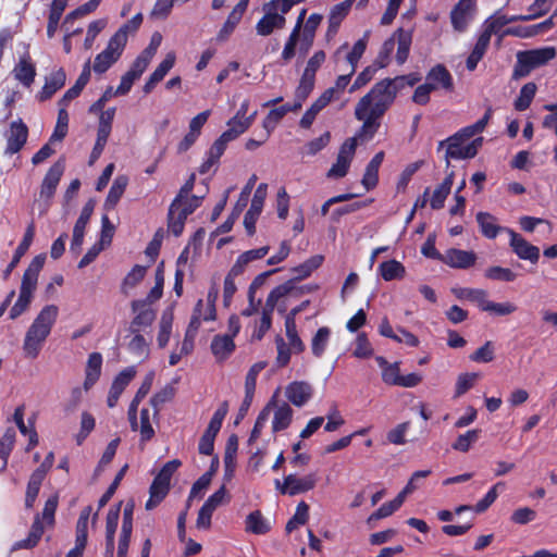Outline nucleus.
I'll return each instance as SVG.
<instances>
[{"label": "nucleus", "mask_w": 557, "mask_h": 557, "mask_svg": "<svg viewBox=\"0 0 557 557\" xmlns=\"http://www.w3.org/2000/svg\"><path fill=\"white\" fill-rule=\"evenodd\" d=\"M58 315L59 308L55 305H47L39 311L25 334L23 350L26 357L34 359L39 355Z\"/></svg>", "instance_id": "1"}, {"label": "nucleus", "mask_w": 557, "mask_h": 557, "mask_svg": "<svg viewBox=\"0 0 557 557\" xmlns=\"http://www.w3.org/2000/svg\"><path fill=\"white\" fill-rule=\"evenodd\" d=\"M305 0H270L262 5V17L256 24L259 36H270L275 30H281L286 25L285 15L292 8Z\"/></svg>", "instance_id": "2"}, {"label": "nucleus", "mask_w": 557, "mask_h": 557, "mask_svg": "<svg viewBox=\"0 0 557 557\" xmlns=\"http://www.w3.org/2000/svg\"><path fill=\"white\" fill-rule=\"evenodd\" d=\"M45 261L46 255L40 253L36 256L29 263L26 271L24 272L20 287L18 298L12 306L9 313L11 320L18 318L28 309L33 300V294L37 287L38 276L44 268Z\"/></svg>", "instance_id": "3"}, {"label": "nucleus", "mask_w": 557, "mask_h": 557, "mask_svg": "<svg viewBox=\"0 0 557 557\" xmlns=\"http://www.w3.org/2000/svg\"><path fill=\"white\" fill-rule=\"evenodd\" d=\"M58 495H52L46 500L42 513L41 516L37 515L35 517L28 536L24 540L15 542L12 546V550L30 549L38 544L45 532L44 524L50 527L54 522V513L58 507Z\"/></svg>", "instance_id": "4"}, {"label": "nucleus", "mask_w": 557, "mask_h": 557, "mask_svg": "<svg viewBox=\"0 0 557 557\" xmlns=\"http://www.w3.org/2000/svg\"><path fill=\"white\" fill-rule=\"evenodd\" d=\"M471 137L463 135L461 128L446 140H442L438 144V149L447 146L445 152L446 164L449 165L450 160H461L474 158L483 144V138L478 137L469 141Z\"/></svg>", "instance_id": "5"}, {"label": "nucleus", "mask_w": 557, "mask_h": 557, "mask_svg": "<svg viewBox=\"0 0 557 557\" xmlns=\"http://www.w3.org/2000/svg\"><path fill=\"white\" fill-rule=\"evenodd\" d=\"M556 55L557 50L555 47H543L518 52L512 77L515 79L525 77L532 70L547 64L555 59Z\"/></svg>", "instance_id": "6"}, {"label": "nucleus", "mask_w": 557, "mask_h": 557, "mask_svg": "<svg viewBox=\"0 0 557 557\" xmlns=\"http://www.w3.org/2000/svg\"><path fill=\"white\" fill-rule=\"evenodd\" d=\"M218 296L219 288L215 284H213L209 288L206 299H198L194 307L188 324V336L197 335L202 322H210L216 319L215 302Z\"/></svg>", "instance_id": "7"}, {"label": "nucleus", "mask_w": 557, "mask_h": 557, "mask_svg": "<svg viewBox=\"0 0 557 557\" xmlns=\"http://www.w3.org/2000/svg\"><path fill=\"white\" fill-rule=\"evenodd\" d=\"M385 112L377 111L374 101L369 99L364 106H361V98L355 107V117L362 122L358 136L360 138H372L381 126V119Z\"/></svg>", "instance_id": "8"}, {"label": "nucleus", "mask_w": 557, "mask_h": 557, "mask_svg": "<svg viewBox=\"0 0 557 557\" xmlns=\"http://www.w3.org/2000/svg\"><path fill=\"white\" fill-rule=\"evenodd\" d=\"M397 79L385 78L374 84L370 91L361 98V106H364L369 99H372L379 113L386 112L395 101L397 95L395 82Z\"/></svg>", "instance_id": "9"}, {"label": "nucleus", "mask_w": 557, "mask_h": 557, "mask_svg": "<svg viewBox=\"0 0 557 557\" xmlns=\"http://www.w3.org/2000/svg\"><path fill=\"white\" fill-rule=\"evenodd\" d=\"M318 482L315 473H309L304 476L288 474L284 481L275 480L274 484L276 490L283 495L294 496L297 494L306 493L314 488Z\"/></svg>", "instance_id": "10"}, {"label": "nucleus", "mask_w": 557, "mask_h": 557, "mask_svg": "<svg viewBox=\"0 0 557 557\" xmlns=\"http://www.w3.org/2000/svg\"><path fill=\"white\" fill-rule=\"evenodd\" d=\"M356 137L348 138L343 143L336 162L327 172L329 177H343L347 174L350 162L356 151Z\"/></svg>", "instance_id": "11"}, {"label": "nucleus", "mask_w": 557, "mask_h": 557, "mask_svg": "<svg viewBox=\"0 0 557 557\" xmlns=\"http://www.w3.org/2000/svg\"><path fill=\"white\" fill-rule=\"evenodd\" d=\"M124 47L119 40H109L106 49L98 53L95 58L92 70L97 74L106 73L122 55Z\"/></svg>", "instance_id": "12"}, {"label": "nucleus", "mask_w": 557, "mask_h": 557, "mask_svg": "<svg viewBox=\"0 0 557 557\" xmlns=\"http://www.w3.org/2000/svg\"><path fill=\"white\" fill-rule=\"evenodd\" d=\"M510 237L509 245L513 252L522 260H528L532 263H536L540 258V249L527 242L520 234L516 233L511 228H504Z\"/></svg>", "instance_id": "13"}, {"label": "nucleus", "mask_w": 557, "mask_h": 557, "mask_svg": "<svg viewBox=\"0 0 557 557\" xmlns=\"http://www.w3.org/2000/svg\"><path fill=\"white\" fill-rule=\"evenodd\" d=\"M268 185L261 183L253 195L249 210L246 212L244 218V225L249 235H252L256 231V222L262 212L264 200L267 197Z\"/></svg>", "instance_id": "14"}, {"label": "nucleus", "mask_w": 557, "mask_h": 557, "mask_svg": "<svg viewBox=\"0 0 557 557\" xmlns=\"http://www.w3.org/2000/svg\"><path fill=\"white\" fill-rule=\"evenodd\" d=\"M28 137V128L26 124L18 119L10 124V128L5 135L7 138V154L17 153L26 144Z\"/></svg>", "instance_id": "15"}, {"label": "nucleus", "mask_w": 557, "mask_h": 557, "mask_svg": "<svg viewBox=\"0 0 557 557\" xmlns=\"http://www.w3.org/2000/svg\"><path fill=\"white\" fill-rule=\"evenodd\" d=\"M475 0H460L450 12V21L456 32L463 33L473 18Z\"/></svg>", "instance_id": "16"}, {"label": "nucleus", "mask_w": 557, "mask_h": 557, "mask_svg": "<svg viewBox=\"0 0 557 557\" xmlns=\"http://www.w3.org/2000/svg\"><path fill=\"white\" fill-rule=\"evenodd\" d=\"M132 310L135 313L131 323L132 333H137L141 329L150 326L156 319V312L147 300H134Z\"/></svg>", "instance_id": "17"}, {"label": "nucleus", "mask_w": 557, "mask_h": 557, "mask_svg": "<svg viewBox=\"0 0 557 557\" xmlns=\"http://www.w3.org/2000/svg\"><path fill=\"white\" fill-rule=\"evenodd\" d=\"M14 78L24 87L29 88L35 82L36 64L33 62L28 51H25L12 70Z\"/></svg>", "instance_id": "18"}, {"label": "nucleus", "mask_w": 557, "mask_h": 557, "mask_svg": "<svg viewBox=\"0 0 557 557\" xmlns=\"http://www.w3.org/2000/svg\"><path fill=\"white\" fill-rule=\"evenodd\" d=\"M476 259L474 251L450 248L445 251L441 261L454 269H469L475 264Z\"/></svg>", "instance_id": "19"}, {"label": "nucleus", "mask_w": 557, "mask_h": 557, "mask_svg": "<svg viewBox=\"0 0 557 557\" xmlns=\"http://www.w3.org/2000/svg\"><path fill=\"white\" fill-rule=\"evenodd\" d=\"M322 18L321 14L312 13L302 25L300 39L297 44L298 50L301 54H306L313 45L315 32L321 24Z\"/></svg>", "instance_id": "20"}, {"label": "nucleus", "mask_w": 557, "mask_h": 557, "mask_svg": "<svg viewBox=\"0 0 557 557\" xmlns=\"http://www.w3.org/2000/svg\"><path fill=\"white\" fill-rule=\"evenodd\" d=\"M136 375V369L135 367H128L122 370L113 380L112 385L109 391L107 404L110 408H113L116 406L117 400L123 393V391L126 388V386L131 383V381Z\"/></svg>", "instance_id": "21"}, {"label": "nucleus", "mask_w": 557, "mask_h": 557, "mask_svg": "<svg viewBox=\"0 0 557 557\" xmlns=\"http://www.w3.org/2000/svg\"><path fill=\"white\" fill-rule=\"evenodd\" d=\"M313 395L311 384L305 381H295L289 383L285 389L286 398L296 407L306 405Z\"/></svg>", "instance_id": "22"}, {"label": "nucleus", "mask_w": 557, "mask_h": 557, "mask_svg": "<svg viewBox=\"0 0 557 557\" xmlns=\"http://www.w3.org/2000/svg\"><path fill=\"white\" fill-rule=\"evenodd\" d=\"M425 83L432 90L445 89L450 91L454 87L453 76L442 64H437L430 70L426 74Z\"/></svg>", "instance_id": "23"}, {"label": "nucleus", "mask_w": 557, "mask_h": 557, "mask_svg": "<svg viewBox=\"0 0 557 557\" xmlns=\"http://www.w3.org/2000/svg\"><path fill=\"white\" fill-rule=\"evenodd\" d=\"M66 81V74L63 69H58L46 77L45 85L37 94L38 101L44 102L50 99L58 90H60Z\"/></svg>", "instance_id": "24"}, {"label": "nucleus", "mask_w": 557, "mask_h": 557, "mask_svg": "<svg viewBox=\"0 0 557 557\" xmlns=\"http://www.w3.org/2000/svg\"><path fill=\"white\" fill-rule=\"evenodd\" d=\"M306 14H307L306 9H302L299 12L296 24L284 45L283 51L281 53V58L286 63L289 62L296 55V48H297L298 40L300 39V32H301L302 25L305 24Z\"/></svg>", "instance_id": "25"}, {"label": "nucleus", "mask_w": 557, "mask_h": 557, "mask_svg": "<svg viewBox=\"0 0 557 557\" xmlns=\"http://www.w3.org/2000/svg\"><path fill=\"white\" fill-rule=\"evenodd\" d=\"M121 503L115 507L109 509L106 519V557H113L114 555V535L120 518Z\"/></svg>", "instance_id": "26"}, {"label": "nucleus", "mask_w": 557, "mask_h": 557, "mask_svg": "<svg viewBox=\"0 0 557 557\" xmlns=\"http://www.w3.org/2000/svg\"><path fill=\"white\" fill-rule=\"evenodd\" d=\"M301 108V102L297 101L294 104L286 103L280 108L271 110L262 122V126L265 129V137L274 131L280 121L288 113L297 111Z\"/></svg>", "instance_id": "27"}, {"label": "nucleus", "mask_w": 557, "mask_h": 557, "mask_svg": "<svg viewBox=\"0 0 557 557\" xmlns=\"http://www.w3.org/2000/svg\"><path fill=\"white\" fill-rule=\"evenodd\" d=\"M276 296L277 295H272L267 297L265 304L261 310V317L259 321L256 322V329L252 333V337L257 341L262 339L265 333L271 329L273 305L275 304Z\"/></svg>", "instance_id": "28"}, {"label": "nucleus", "mask_w": 557, "mask_h": 557, "mask_svg": "<svg viewBox=\"0 0 557 557\" xmlns=\"http://www.w3.org/2000/svg\"><path fill=\"white\" fill-rule=\"evenodd\" d=\"M354 0H345L341 3L335 4L329 15V28L326 32L327 37H333L338 32V28L344 21V18L348 15Z\"/></svg>", "instance_id": "29"}, {"label": "nucleus", "mask_w": 557, "mask_h": 557, "mask_svg": "<svg viewBox=\"0 0 557 557\" xmlns=\"http://www.w3.org/2000/svg\"><path fill=\"white\" fill-rule=\"evenodd\" d=\"M296 290L295 280H289L284 284H281L273 288L268 296L277 295L275 297V304L273 305V310L276 309L280 313H285L288 307V298L294 297V292Z\"/></svg>", "instance_id": "30"}, {"label": "nucleus", "mask_w": 557, "mask_h": 557, "mask_svg": "<svg viewBox=\"0 0 557 557\" xmlns=\"http://www.w3.org/2000/svg\"><path fill=\"white\" fill-rule=\"evenodd\" d=\"M490 42H491V37L488 36V32L484 33L483 30H481V33L478 37V40L466 61V66L470 72H472L476 69L478 63L484 57V54L490 46Z\"/></svg>", "instance_id": "31"}, {"label": "nucleus", "mask_w": 557, "mask_h": 557, "mask_svg": "<svg viewBox=\"0 0 557 557\" xmlns=\"http://www.w3.org/2000/svg\"><path fill=\"white\" fill-rule=\"evenodd\" d=\"M102 368V356L99 352H92L88 356L85 368V389L89 391L99 380Z\"/></svg>", "instance_id": "32"}, {"label": "nucleus", "mask_w": 557, "mask_h": 557, "mask_svg": "<svg viewBox=\"0 0 557 557\" xmlns=\"http://www.w3.org/2000/svg\"><path fill=\"white\" fill-rule=\"evenodd\" d=\"M235 350V343L232 335H216L211 342V351L214 357L223 361Z\"/></svg>", "instance_id": "33"}, {"label": "nucleus", "mask_w": 557, "mask_h": 557, "mask_svg": "<svg viewBox=\"0 0 557 557\" xmlns=\"http://www.w3.org/2000/svg\"><path fill=\"white\" fill-rule=\"evenodd\" d=\"M180 199H174L170 206L168 214V228L174 236H180L185 226V221L188 215L183 214V211L177 209Z\"/></svg>", "instance_id": "34"}, {"label": "nucleus", "mask_w": 557, "mask_h": 557, "mask_svg": "<svg viewBox=\"0 0 557 557\" xmlns=\"http://www.w3.org/2000/svg\"><path fill=\"white\" fill-rule=\"evenodd\" d=\"M454 293L457 298L459 299H466L471 302L476 304V306L482 310L485 311L487 305H488V297L487 292L481 288H457L454 289Z\"/></svg>", "instance_id": "35"}, {"label": "nucleus", "mask_w": 557, "mask_h": 557, "mask_svg": "<svg viewBox=\"0 0 557 557\" xmlns=\"http://www.w3.org/2000/svg\"><path fill=\"white\" fill-rule=\"evenodd\" d=\"M170 490V483L156 475L149 490L150 497L146 503V509L151 510L157 507L166 496Z\"/></svg>", "instance_id": "36"}, {"label": "nucleus", "mask_w": 557, "mask_h": 557, "mask_svg": "<svg viewBox=\"0 0 557 557\" xmlns=\"http://www.w3.org/2000/svg\"><path fill=\"white\" fill-rule=\"evenodd\" d=\"M476 222L479 223L482 234L488 239L496 238L499 232H504L505 228L499 226L497 219L487 212H479L476 214Z\"/></svg>", "instance_id": "37"}, {"label": "nucleus", "mask_w": 557, "mask_h": 557, "mask_svg": "<svg viewBox=\"0 0 557 557\" xmlns=\"http://www.w3.org/2000/svg\"><path fill=\"white\" fill-rule=\"evenodd\" d=\"M271 530L270 522L263 517L261 511L250 512L245 520V531L252 534H265Z\"/></svg>", "instance_id": "38"}, {"label": "nucleus", "mask_w": 557, "mask_h": 557, "mask_svg": "<svg viewBox=\"0 0 557 557\" xmlns=\"http://www.w3.org/2000/svg\"><path fill=\"white\" fill-rule=\"evenodd\" d=\"M454 183V172H450L443 183L435 188L430 200L432 209H441L444 207L447 196L450 194V189Z\"/></svg>", "instance_id": "39"}, {"label": "nucleus", "mask_w": 557, "mask_h": 557, "mask_svg": "<svg viewBox=\"0 0 557 557\" xmlns=\"http://www.w3.org/2000/svg\"><path fill=\"white\" fill-rule=\"evenodd\" d=\"M375 361L377 362L379 367L382 369V380L384 383L388 385H398V382L400 380V370H399V363H388L385 358L377 356L375 358Z\"/></svg>", "instance_id": "40"}, {"label": "nucleus", "mask_w": 557, "mask_h": 557, "mask_svg": "<svg viewBox=\"0 0 557 557\" xmlns=\"http://www.w3.org/2000/svg\"><path fill=\"white\" fill-rule=\"evenodd\" d=\"M384 159V152L380 151L377 152L369 162L367 165L363 178H362V185L366 187L367 190L373 188L377 183V173L379 168L382 164Z\"/></svg>", "instance_id": "41"}, {"label": "nucleus", "mask_w": 557, "mask_h": 557, "mask_svg": "<svg viewBox=\"0 0 557 557\" xmlns=\"http://www.w3.org/2000/svg\"><path fill=\"white\" fill-rule=\"evenodd\" d=\"M379 273L384 281L389 282L403 278L406 274V269L401 262L393 259L382 262L379 265Z\"/></svg>", "instance_id": "42"}, {"label": "nucleus", "mask_w": 557, "mask_h": 557, "mask_svg": "<svg viewBox=\"0 0 557 557\" xmlns=\"http://www.w3.org/2000/svg\"><path fill=\"white\" fill-rule=\"evenodd\" d=\"M128 184V178L125 175H119L113 181L110 190L108 193L104 206L109 209H113L120 201Z\"/></svg>", "instance_id": "43"}, {"label": "nucleus", "mask_w": 557, "mask_h": 557, "mask_svg": "<svg viewBox=\"0 0 557 557\" xmlns=\"http://www.w3.org/2000/svg\"><path fill=\"white\" fill-rule=\"evenodd\" d=\"M141 23H143V14L137 13L136 15H134L132 17V20H129L127 23L123 24L116 30V33L111 37V39H116V41L119 40L121 46L125 48L127 39H128V35L136 33L137 29L139 28V26L141 25Z\"/></svg>", "instance_id": "44"}, {"label": "nucleus", "mask_w": 557, "mask_h": 557, "mask_svg": "<svg viewBox=\"0 0 557 557\" xmlns=\"http://www.w3.org/2000/svg\"><path fill=\"white\" fill-rule=\"evenodd\" d=\"M34 235H35V226H34V224H29L28 227L26 228V232L24 234L22 242L20 243V245L17 246V248L14 252L12 261L8 265L7 274H9L16 267V264L20 262L21 258L29 249L32 242L34 239Z\"/></svg>", "instance_id": "45"}, {"label": "nucleus", "mask_w": 557, "mask_h": 557, "mask_svg": "<svg viewBox=\"0 0 557 557\" xmlns=\"http://www.w3.org/2000/svg\"><path fill=\"white\" fill-rule=\"evenodd\" d=\"M174 314L172 309L163 311L159 324L158 345L163 348L168 345L172 332Z\"/></svg>", "instance_id": "46"}, {"label": "nucleus", "mask_w": 557, "mask_h": 557, "mask_svg": "<svg viewBox=\"0 0 557 557\" xmlns=\"http://www.w3.org/2000/svg\"><path fill=\"white\" fill-rule=\"evenodd\" d=\"M331 336V330L326 326L320 327L312 337L311 351L314 357L321 358L325 352Z\"/></svg>", "instance_id": "47"}, {"label": "nucleus", "mask_w": 557, "mask_h": 557, "mask_svg": "<svg viewBox=\"0 0 557 557\" xmlns=\"http://www.w3.org/2000/svg\"><path fill=\"white\" fill-rule=\"evenodd\" d=\"M293 410L287 404H282L275 409L272 429L274 432L285 430L292 421Z\"/></svg>", "instance_id": "48"}, {"label": "nucleus", "mask_w": 557, "mask_h": 557, "mask_svg": "<svg viewBox=\"0 0 557 557\" xmlns=\"http://www.w3.org/2000/svg\"><path fill=\"white\" fill-rule=\"evenodd\" d=\"M405 497L399 493L393 500L383 504L376 511H374L369 518L368 522L373 520H380L393 515L398 510L405 502Z\"/></svg>", "instance_id": "49"}, {"label": "nucleus", "mask_w": 557, "mask_h": 557, "mask_svg": "<svg viewBox=\"0 0 557 557\" xmlns=\"http://www.w3.org/2000/svg\"><path fill=\"white\" fill-rule=\"evenodd\" d=\"M45 480V476H42L40 473L33 472L29 476L27 488H26V495H25V507L26 508H33L34 504L36 502V498L38 496L40 486L42 484V481Z\"/></svg>", "instance_id": "50"}, {"label": "nucleus", "mask_w": 557, "mask_h": 557, "mask_svg": "<svg viewBox=\"0 0 557 557\" xmlns=\"http://www.w3.org/2000/svg\"><path fill=\"white\" fill-rule=\"evenodd\" d=\"M265 367L267 363L264 361H259L252 364L248 370L245 379V395H247V400H249V398H253L257 377Z\"/></svg>", "instance_id": "51"}, {"label": "nucleus", "mask_w": 557, "mask_h": 557, "mask_svg": "<svg viewBox=\"0 0 557 557\" xmlns=\"http://www.w3.org/2000/svg\"><path fill=\"white\" fill-rule=\"evenodd\" d=\"M369 35H370V32L367 30L364 33L363 37L355 42L351 51L346 57L347 62L350 64L351 73L356 72L358 62L366 51Z\"/></svg>", "instance_id": "52"}, {"label": "nucleus", "mask_w": 557, "mask_h": 557, "mask_svg": "<svg viewBox=\"0 0 557 557\" xmlns=\"http://www.w3.org/2000/svg\"><path fill=\"white\" fill-rule=\"evenodd\" d=\"M397 39V53L396 59L398 63L403 64L409 54L410 45H411V34L404 29H398L395 34Z\"/></svg>", "instance_id": "53"}, {"label": "nucleus", "mask_w": 557, "mask_h": 557, "mask_svg": "<svg viewBox=\"0 0 557 557\" xmlns=\"http://www.w3.org/2000/svg\"><path fill=\"white\" fill-rule=\"evenodd\" d=\"M536 89L537 87L534 83H527L523 85L520 89L518 98L515 101V109L518 111L527 110L536 94Z\"/></svg>", "instance_id": "54"}, {"label": "nucleus", "mask_w": 557, "mask_h": 557, "mask_svg": "<svg viewBox=\"0 0 557 557\" xmlns=\"http://www.w3.org/2000/svg\"><path fill=\"white\" fill-rule=\"evenodd\" d=\"M15 430L13 428L7 429L0 438V458L2 459V470L7 468L9 456L15 443Z\"/></svg>", "instance_id": "55"}, {"label": "nucleus", "mask_w": 557, "mask_h": 557, "mask_svg": "<svg viewBox=\"0 0 557 557\" xmlns=\"http://www.w3.org/2000/svg\"><path fill=\"white\" fill-rule=\"evenodd\" d=\"M249 128V122L246 121V117H242L240 115H234L227 122V129L223 132L224 136L231 140L236 139L239 135L244 134Z\"/></svg>", "instance_id": "56"}, {"label": "nucleus", "mask_w": 557, "mask_h": 557, "mask_svg": "<svg viewBox=\"0 0 557 557\" xmlns=\"http://www.w3.org/2000/svg\"><path fill=\"white\" fill-rule=\"evenodd\" d=\"M309 519V506L305 502H300L297 507L294 516L286 523V532L290 533L293 530L297 529L300 525L307 523Z\"/></svg>", "instance_id": "57"}, {"label": "nucleus", "mask_w": 557, "mask_h": 557, "mask_svg": "<svg viewBox=\"0 0 557 557\" xmlns=\"http://www.w3.org/2000/svg\"><path fill=\"white\" fill-rule=\"evenodd\" d=\"M374 354V349L368 339L366 333H359L355 341V348L352 350V356L359 359H367L372 357Z\"/></svg>", "instance_id": "58"}, {"label": "nucleus", "mask_w": 557, "mask_h": 557, "mask_svg": "<svg viewBox=\"0 0 557 557\" xmlns=\"http://www.w3.org/2000/svg\"><path fill=\"white\" fill-rule=\"evenodd\" d=\"M65 163L63 159H59L57 162H54L49 170L47 171L42 183L47 186H51L52 188L57 189L59 182L64 173Z\"/></svg>", "instance_id": "59"}, {"label": "nucleus", "mask_w": 557, "mask_h": 557, "mask_svg": "<svg viewBox=\"0 0 557 557\" xmlns=\"http://www.w3.org/2000/svg\"><path fill=\"white\" fill-rule=\"evenodd\" d=\"M323 262V257L315 255L310 259L306 260L300 265L293 269L297 280L308 277L315 269H318Z\"/></svg>", "instance_id": "60"}, {"label": "nucleus", "mask_w": 557, "mask_h": 557, "mask_svg": "<svg viewBox=\"0 0 557 557\" xmlns=\"http://www.w3.org/2000/svg\"><path fill=\"white\" fill-rule=\"evenodd\" d=\"M484 276L487 280H492V281L513 282L517 277V274L508 268L494 265V267H490L485 270Z\"/></svg>", "instance_id": "61"}, {"label": "nucleus", "mask_w": 557, "mask_h": 557, "mask_svg": "<svg viewBox=\"0 0 557 557\" xmlns=\"http://www.w3.org/2000/svg\"><path fill=\"white\" fill-rule=\"evenodd\" d=\"M479 430H470L463 434H460L453 443V449L460 453H467L470 447L479 440Z\"/></svg>", "instance_id": "62"}, {"label": "nucleus", "mask_w": 557, "mask_h": 557, "mask_svg": "<svg viewBox=\"0 0 557 557\" xmlns=\"http://www.w3.org/2000/svg\"><path fill=\"white\" fill-rule=\"evenodd\" d=\"M147 268L144 265H135L124 277L122 283L123 293L127 294L128 289L134 288L146 275Z\"/></svg>", "instance_id": "63"}, {"label": "nucleus", "mask_w": 557, "mask_h": 557, "mask_svg": "<svg viewBox=\"0 0 557 557\" xmlns=\"http://www.w3.org/2000/svg\"><path fill=\"white\" fill-rule=\"evenodd\" d=\"M480 377L479 373H462L458 375L456 382L455 397H460L472 388Z\"/></svg>", "instance_id": "64"}]
</instances>
